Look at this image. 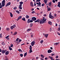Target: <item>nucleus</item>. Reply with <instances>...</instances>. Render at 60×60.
I'll use <instances>...</instances> for the list:
<instances>
[{
    "instance_id": "1",
    "label": "nucleus",
    "mask_w": 60,
    "mask_h": 60,
    "mask_svg": "<svg viewBox=\"0 0 60 60\" xmlns=\"http://www.w3.org/2000/svg\"><path fill=\"white\" fill-rule=\"evenodd\" d=\"M47 20V19H45V18L43 17V19H41L40 20V24H43L44 23H45L46 22V21Z\"/></svg>"
},
{
    "instance_id": "2",
    "label": "nucleus",
    "mask_w": 60,
    "mask_h": 60,
    "mask_svg": "<svg viewBox=\"0 0 60 60\" xmlns=\"http://www.w3.org/2000/svg\"><path fill=\"white\" fill-rule=\"evenodd\" d=\"M5 0H4L2 1V5L0 6V8L1 9L5 5Z\"/></svg>"
},
{
    "instance_id": "3",
    "label": "nucleus",
    "mask_w": 60,
    "mask_h": 60,
    "mask_svg": "<svg viewBox=\"0 0 60 60\" xmlns=\"http://www.w3.org/2000/svg\"><path fill=\"white\" fill-rule=\"evenodd\" d=\"M49 18L51 19H54L55 18V17L54 16H52V15L50 14H49Z\"/></svg>"
},
{
    "instance_id": "4",
    "label": "nucleus",
    "mask_w": 60,
    "mask_h": 60,
    "mask_svg": "<svg viewBox=\"0 0 60 60\" xmlns=\"http://www.w3.org/2000/svg\"><path fill=\"white\" fill-rule=\"evenodd\" d=\"M35 42L34 41H32L31 43V44L32 46H34V45L35 44Z\"/></svg>"
},
{
    "instance_id": "5",
    "label": "nucleus",
    "mask_w": 60,
    "mask_h": 60,
    "mask_svg": "<svg viewBox=\"0 0 60 60\" xmlns=\"http://www.w3.org/2000/svg\"><path fill=\"white\" fill-rule=\"evenodd\" d=\"M16 27V25H13V26H11L10 28L12 30L14 28H15Z\"/></svg>"
},
{
    "instance_id": "6",
    "label": "nucleus",
    "mask_w": 60,
    "mask_h": 60,
    "mask_svg": "<svg viewBox=\"0 0 60 60\" xmlns=\"http://www.w3.org/2000/svg\"><path fill=\"white\" fill-rule=\"evenodd\" d=\"M32 20L33 21H35L36 20V18L35 17H33L32 18Z\"/></svg>"
},
{
    "instance_id": "7",
    "label": "nucleus",
    "mask_w": 60,
    "mask_h": 60,
    "mask_svg": "<svg viewBox=\"0 0 60 60\" xmlns=\"http://www.w3.org/2000/svg\"><path fill=\"white\" fill-rule=\"evenodd\" d=\"M11 2H9L7 4V5H6V7H7L8 6H9V5H11Z\"/></svg>"
},
{
    "instance_id": "8",
    "label": "nucleus",
    "mask_w": 60,
    "mask_h": 60,
    "mask_svg": "<svg viewBox=\"0 0 60 60\" xmlns=\"http://www.w3.org/2000/svg\"><path fill=\"white\" fill-rule=\"evenodd\" d=\"M36 4H38V6H39L40 7H41V3L40 2H39L38 3H37Z\"/></svg>"
},
{
    "instance_id": "9",
    "label": "nucleus",
    "mask_w": 60,
    "mask_h": 60,
    "mask_svg": "<svg viewBox=\"0 0 60 60\" xmlns=\"http://www.w3.org/2000/svg\"><path fill=\"white\" fill-rule=\"evenodd\" d=\"M22 5L21 4H20L19 6V9H21L22 10Z\"/></svg>"
},
{
    "instance_id": "10",
    "label": "nucleus",
    "mask_w": 60,
    "mask_h": 60,
    "mask_svg": "<svg viewBox=\"0 0 60 60\" xmlns=\"http://www.w3.org/2000/svg\"><path fill=\"white\" fill-rule=\"evenodd\" d=\"M22 18V16H20L19 17H18L17 20V21H18L19 20V19H21V18Z\"/></svg>"
},
{
    "instance_id": "11",
    "label": "nucleus",
    "mask_w": 60,
    "mask_h": 60,
    "mask_svg": "<svg viewBox=\"0 0 60 60\" xmlns=\"http://www.w3.org/2000/svg\"><path fill=\"white\" fill-rule=\"evenodd\" d=\"M30 5L31 7H33L34 6V4L32 2H31L30 4Z\"/></svg>"
},
{
    "instance_id": "12",
    "label": "nucleus",
    "mask_w": 60,
    "mask_h": 60,
    "mask_svg": "<svg viewBox=\"0 0 60 60\" xmlns=\"http://www.w3.org/2000/svg\"><path fill=\"white\" fill-rule=\"evenodd\" d=\"M52 5V3L51 2H50L49 3V6L50 7V6H51Z\"/></svg>"
},
{
    "instance_id": "13",
    "label": "nucleus",
    "mask_w": 60,
    "mask_h": 60,
    "mask_svg": "<svg viewBox=\"0 0 60 60\" xmlns=\"http://www.w3.org/2000/svg\"><path fill=\"white\" fill-rule=\"evenodd\" d=\"M6 50H2V53H5V52H6Z\"/></svg>"
},
{
    "instance_id": "14",
    "label": "nucleus",
    "mask_w": 60,
    "mask_h": 60,
    "mask_svg": "<svg viewBox=\"0 0 60 60\" xmlns=\"http://www.w3.org/2000/svg\"><path fill=\"white\" fill-rule=\"evenodd\" d=\"M9 53V51H7L5 53V55H8Z\"/></svg>"
},
{
    "instance_id": "15",
    "label": "nucleus",
    "mask_w": 60,
    "mask_h": 60,
    "mask_svg": "<svg viewBox=\"0 0 60 60\" xmlns=\"http://www.w3.org/2000/svg\"><path fill=\"white\" fill-rule=\"evenodd\" d=\"M52 51L50 49H49V50H48V53H51V52Z\"/></svg>"
},
{
    "instance_id": "16",
    "label": "nucleus",
    "mask_w": 60,
    "mask_h": 60,
    "mask_svg": "<svg viewBox=\"0 0 60 60\" xmlns=\"http://www.w3.org/2000/svg\"><path fill=\"white\" fill-rule=\"evenodd\" d=\"M44 36H45V37H46V38H47L48 37V34H45L44 35Z\"/></svg>"
},
{
    "instance_id": "17",
    "label": "nucleus",
    "mask_w": 60,
    "mask_h": 60,
    "mask_svg": "<svg viewBox=\"0 0 60 60\" xmlns=\"http://www.w3.org/2000/svg\"><path fill=\"white\" fill-rule=\"evenodd\" d=\"M47 10H48L47 11H50L51 10V9L50 8H48L47 9Z\"/></svg>"
},
{
    "instance_id": "18",
    "label": "nucleus",
    "mask_w": 60,
    "mask_h": 60,
    "mask_svg": "<svg viewBox=\"0 0 60 60\" xmlns=\"http://www.w3.org/2000/svg\"><path fill=\"white\" fill-rule=\"evenodd\" d=\"M10 15L11 17H13V15L11 12L10 13Z\"/></svg>"
},
{
    "instance_id": "19",
    "label": "nucleus",
    "mask_w": 60,
    "mask_h": 60,
    "mask_svg": "<svg viewBox=\"0 0 60 60\" xmlns=\"http://www.w3.org/2000/svg\"><path fill=\"white\" fill-rule=\"evenodd\" d=\"M40 21V20L39 19H38L35 22H39Z\"/></svg>"
},
{
    "instance_id": "20",
    "label": "nucleus",
    "mask_w": 60,
    "mask_h": 60,
    "mask_svg": "<svg viewBox=\"0 0 60 60\" xmlns=\"http://www.w3.org/2000/svg\"><path fill=\"white\" fill-rule=\"evenodd\" d=\"M57 6L59 7L60 8V2H59V3H58V4L57 5Z\"/></svg>"
},
{
    "instance_id": "21",
    "label": "nucleus",
    "mask_w": 60,
    "mask_h": 60,
    "mask_svg": "<svg viewBox=\"0 0 60 60\" xmlns=\"http://www.w3.org/2000/svg\"><path fill=\"white\" fill-rule=\"evenodd\" d=\"M48 24H49V25H51L52 23L51 21H49V22Z\"/></svg>"
},
{
    "instance_id": "22",
    "label": "nucleus",
    "mask_w": 60,
    "mask_h": 60,
    "mask_svg": "<svg viewBox=\"0 0 60 60\" xmlns=\"http://www.w3.org/2000/svg\"><path fill=\"white\" fill-rule=\"evenodd\" d=\"M18 51H19V52H22V51L20 49H18Z\"/></svg>"
},
{
    "instance_id": "23",
    "label": "nucleus",
    "mask_w": 60,
    "mask_h": 60,
    "mask_svg": "<svg viewBox=\"0 0 60 60\" xmlns=\"http://www.w3.org/2000/svg\"><path fill=\"white\" fill-rule=\"evenodd\" d=\"M22 20H23V21H26V19H25V18H22Z\"/></svg>"
},
{
    "instance_id": "24",
    "label": "nucleus",
    "mask_w": 60,
    "mask_h": 60,
    "mask_svg": "<svg viewBox=\"0 0 60 60\" xmlns=\"http://www.w3.org/2000/svg\"><path fill=\"white\" fill-rule=\"evenodd\" d=\"M30 53H31V52H33V51L32 50V49H30L29 50Z\"/></svg>"
},
{
    "instance_id": "25",
    "label": "nucleus",
    "mask_w": 60,
    "mask_h": 60,
    "mask_svg": "<svg viewBox=\"0 0 60 60\" xmlns=\"http://www.w3.org/2000/svg\"><path fill=\"white\" fill-rule=\"evenodd\" d=\"M24 57H25L27 55V52H26V53H25L24 54Z\"/></svg>"
},
{
    "instance_id": "26",
    "label": "nucleus",
    "mask_w": 60,
    "mask_h": 60,
    "mask_svg": "<svg viewBox=\"0 0 60 60\" xmlns=\"http://www.w3.org/2000/svg\"><path fill=\"white\" fill-rule=\"evenodd\" d=\"M33 23H31L30 24V27H31L33 26Z\"/></svg>"
},
{
    "instance_id": "27",
    "label": "nucleus",
    "mask_w": 60,
    "mask_h": 60,
    "mask_svg": "<svg viewBox=\"0 0 60 60\" xmlns=\"http://www.w3.org/2000/svg\"><path fill=\"white\" fill-rule=\"evenodd\" d=\"M16 12L17 13H18V14H19V13H19V11L16 10Z\"/></svg>"
},
{
    "instance_id": "28",
    "label": "nucleus",
    "mask_w": 60,
    "mask_h": 60,
    "mask_svg": "<svg viewBox=\"0 0 60 60\" xmlns=\"http://www.w3.org/2000/svg\"><path fill=\"white\" fill-rule=\"evenodd\" d=\"M19 4H20L22 5V4H23V2H19Z\"/></svg>"
},
{
    "instance_id": "29",
    "label": "nucleus",
    "mask_w": 60,
    "mask_h": 60,
    "mask_svg": "<svg viewBox=\"0 0 60 60\" xmlns=\"http://www.w3.org/2000/svg\"><path fill=\"white\" fill-rule=\"evenodd\" d=\"M6 30L7 31H9V30H10V28H7L6 29Z\"/></svg>"
},
{
    "instance_id": "30",
    "label": "nucleus",
    "mask_w": 60,
    "mask_h": 60,
    "mask_svg": "<svg viewBox=\"0 0 60 60\" xmlns=\"http://www.w3.org/2000/svg\"><path fill=\"white\" fill-rule=\"evenodd\" d=\"M33 22V20L32 19L30 20V23H31Z\"/></svg>"
},
{
    "instance_id": "31",
    "label": "nucleus",
    "mask_w": 60,
    "mask_h": 60,
    "mask_svg": "<svg viewBox=\"0 0 60 60\" xmlns=\"http://www.w3.org/2000/svg\"><path fill=\"white\" fill-rule=\"evenodd\" d=\"M9 49L10 50H12V48H10V47H9Z\"/></svg>"
},
{
    "instance_id": "32",
    "label": "nucleus",
    "mask_w": 60,
    "mask_h": 60,
    "mask_svg": "<svg viewBox=\"0 0 60 60\" xmlns=\"http://www.w3.org/2000/svg\"><path fill=\"white\" fill-rule=\"evenodd\" d=\"M49 58H50L51 59H53V57H50V56H49Z\"/></svg>"
},
{
    "instance_id": "33",
    "label": "nucleus",
    "mask_w": 60,
    "mask_h": 60,
    "mask_svg": "<svg viewBox=\"0 0 60 60\" xmlns=\"http://www.w3.org/2000/svg\"><path fill=\"white\" fill-rule=\"evenodd\" d=\"M32 46H31V45H30V49H32Z\"/></svg>"
},
{
    "instance_id": "34",
    "label": "nucleus",
    "mask_w": 60,
    "mask_h": 60,
    "mask_svg": "<svg viewBox=\"0 0 60 60\" xmlns=\"http://www.w3.org/2000/svg\"><path fill=\"white\" fill-rule=\"evenodd\" d=\"M43 40H41V42H40V43H41V44H42V43H43Z\"/></svg>"
},
{
    "instance_id": "35",
    "label": "nucleus",
    "mask_w": 60,
    "mask_h": 60,
    "mask_svg": "<svg viewBox=\"0 0 60 60\" xmlns=\"http://www.w3.org/2000/svg\"><path fill=\"white\" fill-rule=\"evenodd\" d=\"M13 44L11 45V46H10V47L11 48V47H13Z\"/></svg>"
},
{
    "instance_id": "36",
    "label": "nucleus",
    "mask_w": 60,
    "mask_h": 60,
    "mask_svg": "<svg viewBox=\"0 0 60 60\" xmlns=\"http://www.w3.org/2000/svg\"><path fill=\"white\" fill-rule=\"evenodd\" d=\"M14 10H16V9H17V7H14Z\"/></svg>"
},
{
    "instance_id": "37",
    "label": "nucleus",
    "mask_w": 60,
    "mask_h": 60,
    "mask_svg": "<svg viewBox=\"0 0 60 60\" xmlns=\"http://www.w3.org/2000/svg\"><path fill=\"white\" fill-rule=\"evenodd\" d=\"M20 56L21 57H23V55L22 54H20Z\"/></svg>"
},
{
    "instance_id": "38",
    "label": "nucleus",
    "mask_w": 60,
    "mask_h": 60,
    "mask_svg": "<svg viewBox=\"0 0 60 60\" xmlns=\"http://www.w3.org/2000/svg\"><path fill=\"white\" fill-rule=\"evenodd\" d=\"M54 16L55 17H57L56 14H54Z\"/></svg>"
},
{
    "instance_id": "39",
    "label": "nucleus",
    "mask_w": 60,
    "mask_h": 60,
    "mask_svg": "<svg viewBox=\"0 0 60 60\" xmlns=\"http://www.w3.org/2000/svg\"><path fill=\"white\" fill-rule=\"evenodd\" d=\"M40 1H41L40 0H37L36 2V3H37V2H40Z\"/></svg>"
},
{
    "instance_id": "40",
    "label": "nucleus",
    "mask_w": 60,
    "mask_h": 60,
    "mask_svg": "<svg viewBox=\"0 0 60 60\" xmlns=\"http://www.w3.org/2000/svg\"><path fill=\"white\" fill-rule=\"evenodd\" d=\"M44 5H45V4H44V3H43V4H42L41 5L42 6H44Z\"/></svg>"
},
{
    "instance_id": "41",
    "label": "nucleus",
    "mask_w": 60,
    "mask_h": 60,
    "mask_svg": "<svg viewBox=\"0 0 60 60\" xmlns=\"http://www.w3.org/2000/svg\"><path fill=\"white\" fill-rule=\"evenodd\" d=\"M41 56L42 57V58H43L44 57V56L42 54L41 55Z\"/></svg>"
},
{
    "instance_id": "42",
    "label": "nucleus",
    "mask_w": 60,
    "mask_h": 60,
    "mask_svg": "<svg viewBox=\"0 0 60 60\" xmlns=\"http://www.w3.org/2000/svg\"><path fill=\"white\" fill-rule=\"evenodd\" d=\"M19 42H21V41H22V40H21V39H19Z\"/></svg>"
},
{
    "instance_id": "43",
    "label": "nucleus",
    "mask_w": 60,
    "mask_h": 60,
    "mask_svg": "<svg viewBox=\"0 0 60 60\" xmlns=\"http://www.w3.org/2000/svg\"><path fill=\"white\" fill-rule=\"evenodd\" d=\"M26 19H28V18H29V17L28 15H27L26 16Z\"/></svg>"
},
{
    "instance_id": "44",
    "label": "nucleus",
    "mask_w": 60,
    "mask_h": 60,
    "mask_svg": "<svg viewBox=\"0 0 60 60\" xmlns=\"http://www.w3.org/2000/svg\"><path fill=\"white\" fill-rule=\"evenodd\" d=\"M10 36L9 35H8L7 36V37H5V38L6 39H7V38H9V36Z\"/></svg>"
},
{
    "instance_id": "45",
    "label": "nucleus",
    "mask_w": 60,
    "mask_h": 60,
    "mask_svg": "<svg viewBox=\"0 0 60 60\" xmlns=\"http://www.w3.org/2000/svg\"><path fill=\"white\" fill-rule=\"evenodd\" d=\"M52 2L53 3H56V1H55V0H52Z\"/></svg>"
},
{
    "instance_id": "46",
    "label": "nucleus",
    "mask_w": 60,
    "mask_h": 60,
    "mask_svg": "<svg viewBox=\"0 0 60 60\" xmlns=\"http://www.w3.org/2000/svg\"><path fill=\"white\" fill-rule=\"evenodd\" d=\"M28 23H30V19H28L27 21Z\"/></svg>"
},
{
    "instance_id": "47",
    "label": "nucleus",
    "mask_w": 60,
    "mask_h": 60,
    "mask_svg": "<svg viewBox=\"0 0 60 60\" xmlns=\"http://www.w3.org/2000/svg\"><path fill=\"white\" fill-rule=\"evenodd\" d=\"M34 13H35V11H32L31 12V13H32V14H33Z\"/></svg>"
},
{
    "instance_id": "48",
    "label": "nucleus",
    "mask_w": 60,
    "mask_h": 60,
    "mask_svg": "<svg viewBox=\"0 0 60 60\" xmlns=\"http://www.w3.org/2000/svg\"><path fill=\"white\" fill-rule=\"evenodd\" d=\"M16 34H17V32H16L14 33V35H16Z\"/></svg>"
},
{
    "instance_id": "49",
    "label": "nucleus",
    "mask_w": 60,
    "mask_h": 60,
    "mask_svg": "<svg viewBox=\"0 0 60 60\" xmlns=\"http://www.w3.org/2000/svg\"><path fill=\"white\" fill-rule=\"evenodd\" d=\"M2 34H0V38H2Z\"/></svg>"
},
{
    "instance_id": "50",
    "label": "nucleus",
    "mask_w": 60,
    "mask_h": 60,
    "mask_svg": "<svg viewBox=\"0 0 60 60\" xmlns=\"http://www.w3.org/2000/svg\"><path fill=\"white\" fill-rule=\"evenodd\" d=\"M44 2L45 4H46L47 3V1H44Z\"/></svg>"
},
{
    "instance_id": "51",
    "label": "nucleus",
    "mask_w": 60,
    "mask_h": 60,
    "mask_svg": "<svg viewBox=\"0 0 60 60\" xmlns=\"http://www.w3.org/2000/svg\"><path fill=\"white\" fill-rule=\"evenodd\" d=\"M19 38H17V39L16 40V41H18L19 40Z\"/></svg>"
},
{
    "instance_id": "52",
    "label": "nucleus",
    "mask_w": 60,
    "mask_h": 60,
    "mask_svg": "<svg viewBox=\"0 0 60 60\" xmlns=\"http://www.w3.org/2000/svg\"><path fill=\"white\" fill-rule=\"evenodd\" d=\"M59 43H56V45H57V44H59Z\"/></svg>"
},
{
    "instance_id": "53",
    "label": "nucleus",
    "mask_w": 60,
    "mask_h": 60,
    "mask_svg": "<svg viewBox=\"0 0 60 60\" xmlns=\"http://www.w3.org/2000/svg\"><path fill=\"white\" fill-rule=\"evenodd\" d=\"M55 55V54L53 53L52 54V56H54Z\"/></svg>"
},
{
    "instance_id": "54",
    "label": "nucleus",
    "mask_w": 60,
    "mask_h": 60,
    "mask_svg": "<svg viewBox=\"0 0 60 60\" xmlns=\"http://www.w3.org/2000/svg\"><path fill=\"white\" fill-rule=\"evenodd\" d=\"M34 8H32L31 9V11H34Z\"/></svg>"
},
{
    "instance_id": "55",
    "label": "nucleus",
    "mask_w": 60,
    "mask_h": 60,
    "mask_svg": "<svg viewBox=\"0 0 60 60\" xmlns=\"http://www.w3.org/2000/svg\"><path fill=\"white\" fill-rule=\"evenodd\" d=\"M30 31V29H28L27 30V31Z\"/></svg>"
},
{
    "instance_id": "56",
    "label": "nucleus",
    "mask_w": 60,
    "mask_h": 60,
    "mask_svg": "<svg viewBox=\"0 0 60 60\" xmlns=\"http://www.w3.org/2000/svg\"><path fill=\"white\" fill-rule=\"evenodd\" d=\"M58 30H59V31H60V28H58Z\"/></svg>"
},
{
    "instance_id": "57",
    "label": "nucleus",
    "mask_w": 60,
    "mask_h": 60,
    "mask_svg": "<svg viewBox=\"0 0 60 60\" xmlns=\"http://www.w3.org/2000/svg\"><path fill=\"white\" fill-rule=\"evenodd\" d=\"M56 58H58V56H56Z\"/></svg>"
},
{
    "instance_id": "58",
    "label": "nucleus",
    "mask_w": 60,
    "mask_h": 60,
    "mask_svg": "<svg viewBox=\"0 0 60 60\" xmlns=\"http://www.w3.org/2000/svg\"><path fill=\"white\" fill-rule=\"evenodd\" d=\"M50 49L52 50V49H53V48L52 47H50Z\"/></svg>"
},
{
    "instance_id": "59",
    "label": "nucleus",
    "mask_w": 60,
    "mask_h": 60,
    "mask_svg": "<svg viewBox=\"0 0 60 60\" xmlns=\"http://www.w3.org/2000/svg\"><path fill=\"white\" fill-rule=\"evenodd\" d=\"M34 5L35 6H36V4H35V3H34Z\"/></svg>"
},
{
    "instance_id": "60",
    "label": "nucleus",
    "mask_w": 60,
    "mask_h": 60,
    "mask_svg": "<svg viewBox=\"0 0 60 60\" xmlns=\"http://www.w3.org/2000/svg\"><path fill=\"white\" fill-rule=\"evenodd\" d=\"M50 31H51V30H52V28H50Z\"/></svg>"
},
{
    "instance_id": "61",
    "label": "nucleus",
    "mask_w": 60,
    "mask_h": 60,
    "mask_svg": "<svg viewBox=\"0 0 60 60\" xmlns=\"http://www.w3.org/2000/svg\"><path fill=\"white\" fill-rule=\"evenodd\" d=\"M58 34V35H59L60 36V34L58 33V34Z\"/></svg>"
},
{
    "instance_id": "62",
    "label": "nucleus",
    "mask_w": 60,
    "mask_h": 60,
    "mask_svg": "<svg viewBox=\"0 0 60 60\" xmlns=\"http://www.w3.org/2000/svg\"><path fill=\"white\" fill-rule=\"evenodd\" d=\"M55 26H57V24L56 23L55 25Z\"/></svg>"
},
{
    "instance_id": "63",
    "label": "nucleus",
    "mask_w": 60,
    "mask_h": 60,
    "mask_svg": "<svg viewBox=\"0 0 60 60\" xmlns=\"http://www.w3.org/2000/svg\"><path fill=\"white\" fill-rule=\"evenodd\" d=\"M0 52H2V49H0Z\"/></svg>"
},
{
    "instance_id": "64",
    "label": "nucleus",
    "mask_w": 60,
    "mask_h": 60,
    "mask_svg": "<svg viewBox=\"0 0 60 60\" xmlns=\"http://www.w3.org/2000/svg\"><path fill=\"white\" fill-rule=\"evenodd\" d=\"M44 16H45V17H46V15L45 14L44 15Z\"/></svg>"
}]
</instances>
